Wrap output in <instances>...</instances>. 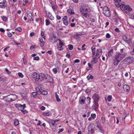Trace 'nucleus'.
I'll list each match as a JSON object with an SVG mask.
<instances>
[{
	"mask_svg": "<svg viewBox=\"0 0 134 134\" xmlns=\"http://www.w3.org/2000/svg\"><path fill=\"white\" fill-rule=\"evenodd\" d=\"M33 59L34 60H39L40 59V58L38 56L35 57L33 58Z\"/></svg>",
	"mask_w": 134,
	"mask_h": 134,
	"instance_id": "obj_57",
	"label": "nucleus"
},
{
	"mask_svg": "<svg viewBox=\"0 0 134 134\" xmlns=\"http://www.w3.org/2000/svg\"><path fill=\"white\" fill-rule=\"evenodd\" d=\"M15 105L18 109L21 111H22V110H24L26 107V104H24L23 105L19 104H16Z\"/></svg>",
	"mask_w": 134,
	"mask_h": 134,
	"instance_id": "obj_8",
	"label": "nucleus"
},
{
	"mask_svg": "<svg viewBox=\"0 0 134 134\" xmlns=\"http://www.w3.org/2000/svg\"><path fill=\"white\" fill-rule=\"evenodd\" d=\"M88 68H87L86 69V70H89L91 69L92 68V65L90 63H89L88 64Z\"/></svg>",
	"mask_w": 134,
	"mask_h": 134,
	"instance_id": "obj_31",
	"label": "nucleus"
},
{
	"mask_svg": "<svg viewBox=\"0 0 134 134\" xmlns=\"http://www.w3.org/2000/svg\"><path fill=\"white\" fill-rule=\"evenodd\" d=\"M29 0H23V5H25L29 2Z\"/></svg>",
	"mask_w": 134,
	"mask_h": 134,
	"instance_id": "obj_46",
	"label": "nucleus"
},
{
	"mask_svg": "<svg viewBox=\"0 0 134 134\" xmlns=\"http://www.w3.org/2000/svg\"><path fill=\"white\" fill-rule=\"evenodd\" d=\"M45 12L47 16L49 18L52 20H53L54 19V17L50 12H46V11H45Z\"/></svg>",
	"mask_w": 134,
	"mask_h": 134,
	"instance_id": "obj_15",
	"label": "nucleus"
},
{
	"mask_svg": "<svg viewBox=\"0 0 134 134\" xmlns=\"http://www.w3.org/2000/svg\"><path fill=\"white\" fill-rule=\"evenodd\" d=\"M68 14L70 15L74 14L73 9H68Z\"/></svg>",
	"mask_w": 134,
	"mask_h": 134,
	"instance_id": "obj_26",
	"label": "nucleus"
},
{
	"mask_svg": "<svg viewBox=\"0 0 134 134\" xmlns=\"http://www.w3.org/2000/svg\"><path fill=\"white\" fill-rule=\"evenodd\" d=\"M92 51V55H95L96 52V49L94 46H93L91 47Z\"/></svg>",
	"mask_w": 134,
	"mask_h": 134,
	"instance_id": "obj_27",
	"label": "nucleus"
},
{
	"mask_svg": "<svg viewBox=\"0 0 134 134\" xmlns=\"http://www.w3.org/2000/svg\"><path fill=\"white\" fill-rule=\"evenodd\" d=\"M3 20L4 21H6L7 20V18L6 17L3 16L2 17Z\"/></svg>",
	"mask_w": 134,
	"mask_h": 134,
	"instance_id": "obj_53",
	"label": "nucleus"
},
{
	"mask_svg": "<svg viewBox=\"0 0 134 134\" xmlns=\"http://www.w3.org/2000/svg\"><path fill=\"white\" fill-rule=\"evenodd\" d=\"M5 70L7 72V73L8 74H10L11 73V72L7 68L5 69Z\"/></svg>",
	"mask_w": 134,
	"mask_h": 134,
	"instance_id": "obj_64",
	"label": "nucleus"
},
{
	"mask_svg": "<svg viewBox=\"0 0 134 134\" xmlns=\"http://www.w3.org/2000/svg\"><path fill=\"white\" fill-rule=\"evenodd\" d=\"M45 21L46 23V26H48L50 24L49 20L48 19H46L45 20Z\"/></svg>",
	"mask_w": 134,
	"mask_h": 134,
	"instance_id": "obj_47",
	"label": "nucleus"
},
{
	"mask_svg": "<svg viewBox=\"0 0 134 134\" xmlns=\"http://www.w3.org/2000/svg\"><path fill=\"white\" fill-rule=\"evenodd\" d=\"M63 21L64 24L65 25L67 26L68 24V16L65 15L63 19Z\"/></svg>",
	"mask_w": 134,
	"mask_h": 134,
	"instance_id": "obj_14",
	"label": "nucleus"
},
{
	"mask_svg": "<svg viewBox=\"0 0 134 134\" xmlns=\"http://www.w3.org/2000/svg\"><path fill=\"white\" fill-rule=\"evenodd\" d=\"M96 124L97 125V127L101 131H103V128L101 124L98 120L96 121Z\"/></svg>",
	"mask_w": 134,
	"mask_h": 134,
	"instance_id": "obj_13",
	"label": "nucleus"
},
{
	"mask_svg": "<svg viewBox=\"0 0 134 134\" xmlns=\"http://www.w3.org/2000/svg\"><path fill=\"white\" fill-rule=\"evenodd\" d=\"M114 50L112 49H111L108 51V55L109 57H112L113 54Z\"/></svg>",
	"mask_w": 134,
	"mask_h": 134,
	"instance_id": "obj_22",
	"label": "nucleus"
},
{
	"mask_svg": "<svg viewBox=\"0 0 134 134\" xmlns=\"http://www.w3.org/2000/svg\"><path fill=\"white\" fill-rule=\"evenodd\" d=\"M35 89L36 91L37 92V93L38 92L39 93H41V91L42 90V89H40L38 87H36Z\"/></svg>",
	"mask_w": 134,
	"mask_h": 134,
	"instance_id": "obj_35",
	"label": "nucleus"
},
{
	"mask_svg": "<svg viewBox=\"0 0 134 134\" xmlns=\"http://www.w3.org/2000/svg\"><path fill=\"white\" fill-rule=\"evenodd\" d=\"M112 99V96L111 95H108L107 97V99L108 101L110 102L111 101Z\"/></svg>",
	"mask_w": 134,
	"mask_h": 134,
	"instance_id": "obj_41",
	"label": "nucleus"
},
{
	"mask_svg": "<svg viewBox=\"0 0 134 134\" xmlns=\"http://www.w3.org/2000/svg\"><path fill=\"white\" fill-rule=\"evenodd\" d=\"M122 38L123 40L126 43L129 44L130 43L131 39L127 35L125 34L122 35Z\"/></svg>",
	"mask_w": 134,
	"mask_h": 134,
	"instance_id": "obj_6",
	"label": "nucleus"
},
{
	"mask_svg": "<svg viewBox=\"0 0 134 134\" xmlns=\"http://www.w3.org/2000/svg\"><path fill=\"white\" fill-rule=\"evenodd\" d=\"M7 34L8 37H11L12 36V33L10 32H8L7 33Z\"/></svg>",
	"mask_w": 134,
	"mask_h": 134,
	"instance_id": "obj_63",
	"label": "nucleus"
},
{
	"mask_svg": "<svg viewBox=\"0 0 134 134\" xmlns=\"http://www.w3.org/2000/svg\"><path fill=\"white\" fill-rule=\"evenodd\" d=\"M87 80H92L93 79L94 77L93 76L91 75L90 74H89V75H88L87 76Z\"/></svg>",
	"mask_w": 134,
	"mask_h": 134,
	"instance_id": "obj_33",
	"label": "nucleus"
},
{
	"mask_svg": "<svg viewBox=\"0 0 134 134\" xmlns=\"http://www.w3.org/2000/svg\"><path fill=\"white\" fill-rule=\"evenodd\" d=\"M124 90L126 92H129L130 91V88L128 85H125L123 86Z\"/></svg>",
	"mask_w": 134,
	"mask_h": 134,
	"instance_id": "obj_18",
	"label": "nucleus"
},
{
	"mask_svg": "<svg viewBox=\"0 0 134 134\" xmlns=\"http://www.w3.org/2000/svg\"><path fill=\"white\" fill-rule=\"evenodd\" d=\"M91 99L90 97H87V98L86 102L87 103V104L89 105L91 103Z\"/></svg>",
	"mask_w": 134,
	"mask_h": 134,
	"instance_id": "obj_29",
	"label": "nucleus"
},
{
	"mask_svg": "<svg viewBox=\"0 0 134 134\" xmlns=\"http://www.w3.org/2000/svg\"><path fill=\"white\" fill-rule=\"evenodd\" d=\"M120 62V61L119 60L115 58L114 57L113 59V62L114 65L117 66Z\"/></svg>",
	"mask_w": 134,
	"mask_h": 134,
	"instance_id": "obj_17",
	"label": "nucleus"
},
{
	"mask_svg": "<svg viewBox=\"0 0 134 134\" xmlns=\"http://www.w3.org/2000/svg\"><path fill=\"white\" fill-rule=\"evenodd\" d=\"M52 71L54 74H56L57 72V70L56 68H55L52 69Z\"/></svg>",
	"mask_w": 134,
	"mask_h": 134,
	"instance_id": "obj_51",
	"label": "nucleus"
},
{
	"mask_svg": "<svg viewBox=\"0 0 134 134\" xmlns=\"http://www.w3.org/2000/svg\"><path fill=\"white\" fill-rule=\"evenodd\" d=\"M52 7L54 12H55L57 10V5H56L55 4L53 5H52Z\"/></svg>",
	"mask_w": 134,
	"mask_h": 134,
	"instance_id": "obj_32",
	"label": "nucleus"
},
{
	"mask_svg": "<svg viewBox=\"0 0 134 134\" xmlns=\"http://www.w3.org/2000/svg\"><path fill=\"white\" fill-rule=\"evenodd\" d=\"M108 10H109L108 7L106 6H105L103 7V12H104V11L105 12Z\"/></svg>",
	"mask_w": 134,
	"mask_h": 134,
	"instance_id": "obj_42",
	"label": "nucleus"
},
{
	"mask_svg": "<svg viewBox=\"0 0 134 134\" xmlns=\"http://www.w3.org/2000/svg\"><path fill=\"white\" fill-rule=\"evenodd\" d=\"M58 40L59 41V46H63L64 45L63 43L61 41L60 39H58Z\"/></svg>",
	"mask_w": 134,
	"mask_h": 134,
	"instance_id": "obj_50",
	"label": "nucleus"
},
{
	"mask_svg": "<svg viewBox=\"0 0 134 134\" xmlns=\"http://www.w3.org/2000/svg\"><path fill=\"white\" fill-rule=\"evenodd\" d=\"M102 54V50L101 49L98 48L96 51V55L95 56L97 58H99Z\"/></svg>",
	"mask_w": 134,
	"mask_h": 134,
	"instance_id": "obj_12",
	"label": "nucleus"
},
{
	"mask_svg": "<svg viewBox=\"0 0 134 134\" xmlns=\"http://www.w3.org/2000/svg\"><path fill=\"white\" fill-rule=\"evenodd\" d=\"M39 41L40 46L41 47H43L44 46V42L43 41V38H39Z\"/></svg>",
	"mask_w": 134,
	"mask_h": 134,
	"instance_id": "obj_20",
	"label": "nucleus"
},
{
	"mask_svg": "<svg viewBox=\"0 0 134 134\" xmlns=\"http://www.w3.org/2000/svg\"><path fill=\"white\" fill-rule=\"evenodd\" d=\"M101 119L102 123L103 124L104 123L105 121V118L104 117H101Z\"/></svg>",
	"mask_w": 134,
	"mask_h": 134,
	"instance_id": "obj_49",
	"label": "nucleus"
},
{
	"mask_svg": "<svg viewBox=\"0 0 134 134\" xmlns=\"http://www.w3.org/2000/svg\"><path fill=\"white\" fill-rule=\"evenodd\" d=\"M58 49L60 51H62L63 50L64 48L62 47V46H58L57 47Z\"/></svg>",
	"mask_w": 134,
	"mask_h": 134,
	"instance_id": "obj_54",
	"label": "nucleus"
},
{
	"mask_svg": "<svg viewBox=\"0 0 134 134\" xmlns=\"http://www.w3.org/2000/svg\"><path fill=\"white\" fill-rule=\"evenodd\" d=\"M91 117L93 118V119H94L96 116V115L95 114L92 113L91 115Z\"/></svg>",
	"mask_w": 134,
	"mask_h": 134,
	"instance_id": "obj_56",
	"label": "nucleus"
},
{
	"mask_svg": "<svg viewBox=\"0 0 134 134\" xmlns=\"http://www.w3.org/2000/svg\"><path fill=\"white\" fill-rule=\"evenodd\" d=\"M85 11L90 12L91 11V10L90 8H86L85 9Z\"/></svg>",
	"mask_w": 134,
	"mask_h": 134,
	"instance_id": "obj_60",
	"label": "nucleus"
},
{
	"mask_svg": "<svg viewBox=\"0 0 134 134\" xmlns=\"http://www.w3.org/2000/svg\"><path fill=\"white\" fill-rule=\"evenodd\" d=\"M92 98L93 100V101L98 102L100 96L98 94L95 93L93 95Z\"/></svg>",
	"mask_w": 134,
	"mask_h": 134,
	"instance_id": "obj_9",
	"label": "nucleus"
},
{
	"mask_svg": "<svg viewBox=\"0 0 134 134\" xmlns=\"http://www.w3.org/2000/svg\"><path fill=\"white\" fill-rule=\"evenodd\" d=\"M86 34V33H85V32H84L83 31H82L76 33L75 34V35L77 36H79L84 35H85Z\"/></svg>",
	"mask_w": 134,
	"mask_h": 134,
	"instance_id": "obj_23",
	"label": "nucleus"
},
{
	"mask_svg": "<svg viewBox=\"0 0 134 134\" xmlns=\"http://www.w3.org/2000/svg\"><path fill=\"white\" fill-rule=\"evenodd\" d=\"M27 16L28 19L30 21H33L34 20V18L33 17L32 14L30 12L27 13Z\"/></svg>",
	"mask_w": 134,
	"mask_h": 134,
	"instance_id": "obj_16",
	"label": "nucleus"
},
{
	"mask_svg": "<svg viewBox=\"0 0 134 134\" xmlns=\"http://www.w3.org/2000/svg\"><path fill=\"white\" fill-rule=\"evenodd\" d=\"M92 61L91 62L92 63H96L98 62V59L96 57L95 55H92Z\"/></svg>",
	"mask_w": 134,
	"mask_h": 134,
	"instance_id": "obj_19",
	"label": "nucleus"
},
{
	"mask_svg": "<svg viewBox=\"0 0 134 134\" xmlns=\"http://www.w3.org/2000/svg\"><path fill=\"white\" fill-rule=\"evenodd\" d=\"M7 5V3L6 0H0V8H4Z\"/></svg>",
	"mask_w": 134,
	"mask_h": 134,
	"instance_id": "obj_7",
	"label": "nucleus"
},
{
	"mask_svg": "<svg viewBox=\"0 0 134 134\" xmlns=\"http://www.w3.org/2000/svg\"><path fill=\"white\" fill-rule=\"evenodd\" d=\"M56 17L57 20H60L61 19L60 16L59 15H57L56 16Z\"/></svg>",
	"mask_w": 134,
	"mask_h": 134,
	"instance_id": "obj_62",
	"label": "nucleus"
},
{
	"mask_svg": "<svg viewBox=\"0 0 134 134\" xmlns=\"http://www.w3.org/2000/svg\"><path fill=\"white\" fill-rule=\"evenodd\" d=\"M82 15L85 18H88L90 17V14L88 13H84L82 14Z\"/></svg>",
	"mask_w": 134,
	"mask_h": 134,
	"instance_id": "obj_28",
	"label": "nucleus"
},
{
	"mask_svg": "<svg viewBox=\"0 0 134 134\" xmlns=\"http://www.w3.org/2000/svg\"><path fill=\"white\" fill-rule=\"evenodd\" d=\"M103 14L106 16L107 17H109L110 16V12L109 10L105 12L104 11L103 12Z\"/></svg>",
	"mask_w": 134,
	"mask_h": 134,
	"instance_id": "obj_21",
	"label": "nucleus"
},
{
	"mask_svg": "<svg viewBox=\"0 0 134 134\" xmlns=\"http://www.w3.org/2000/svg\"><path fill=\"white\" fill-rule=\"evenodd\" d=\"M43 115L44 116H49L50 115V113L49 112H44L43 113Z\"/></svg>",
	"mask_w": 134,
	"mask_h": 134,
	"instance_id": "obj_37",
	"label": "nucleus"
},
{
	"mask_svg": "<svg viewBox=\"0 0 134 134\" xmlns=\"http://www.w3.org/2000/svg\"><path fill=\"white\" fill-rule=\"evenodd\" d=\"M51 41L53 43H55L57 41V39L56 36H54L52 37Z\"/></svg>",
	"mask_w": 134,
	"mask_h": 134,
	"instance_id": "obj_25",
	"label": "nucleus"
},
{
	"mask_svg": "<svg viewBox=\"0 0 134 134\" xmlns=\"http://www.w3.org/2000/svg\"><path fill=\"white\" fill-rule=\"evenodd\" d=\"M134 61V58L131 57H128L125 58L122 62H125L126 64H129L132 63Z\"/></svg>",
	"mask_w": 134,
	"mask_h": 134,
	"instance_id": "obj_5",
	"label": "nucleus"
},
{
	"mask_svg": "<svg viewBox=\"0 0 134 134\" xmlns=\"http://www.w3.org/2000/svg\"><path fill=\"white\" fill-rule=\"evenodd\" d=\"M20 94L21 97L25 99L26 98V94H25L24 93H20Z\"/></svg>",
	"mask_w": 134,
	"mask_h": 134,
	"instance_id": "obj_39",
	"label": "nucleus"
},
{
	"mask_svg": "<svg viewBox=\"0 0 134 134\" xmlns=\"http://www.w3.org/2000/svg\"><path fill=\"white\" fill-rule=\"evenodd\" d=\"M54 122L55 121H54L53 120H51L50 121V125L51 127H55V125H56L55 124V123Z\"/></svg>",
	"mask_w": 134,
	"mask_h": 134,
	"instance_id": "obj_24",
	"label": "nucleus"
},
{
	"mask_svg": "<svg viewBox=\"0 0 134 134\" xmlns=\"http://www.w3.org/2000/svg\"><path fill=\"white\" fill-rule=\"evenodd\" d=\"M79 10L80 12L82 14L83 13H84V9L83 7L81 6Z\"/></svg>",
	"mask_w": 134,
	"mask_h": 134,
	"instance_id": "obj_38",
	"label": "nucleus"
},
{
	"mask_svg": "<svg viewBox=\"0 0 134 134\" xmlns=\"http://www.w3.org/2000/svg\"><path fill=\"white\" fill-rule=\"evenodd\" d=\"M17 98V96L15 94H10L5 97V100L6 101H13Z\"/></svg>",
	"mask_w": 134,
	"mask_h": 134,
	"instance_id": "obj_3",
	"label": "nucleus"
},
{
	"mask_svg": "<svg viewBox=\"0 0 134 134\" xmlns=\"http://www.w3.org/2000/svg\"><path fill=\"white\" fill-rule=\"evenodd\" d=\"M16 30L18 31L19 32H21L22 31V29L20 27H18L15 29Z\"/></svg>",
	"mask_w": 134,
	"mask_h": 134,
	"instance_id": "obj_52",
	"label": "nucleus"
},
{
	"mask_svg": "<svg viewBox=\"0 0 134 134\" xmlns=\"http://www.w3.org/2000/svg\"><path fill=\"white\" fill-rule=\"evenodd\" d=\"M125 56L126 53H118L115 55L114 57L120 61Z\"/></svg>",
	"mask_w": 134,
	"mask_h": 134,
	"instance_id": "obj_4",
	"label": "nucleus"
},
{
	"mask_svg": "<svg viewBox=\"0 0 134 134\" xmlns=\"http://www.w3.org/2000/svg\"><path fill=\"white\" fill-rule=\"evenodd\" d=\"M41 35L42 37L43 38H44V39H46L45 37L44 36V32L42 30L41 31Z\"/></svg>",
	"mask_w": 134,
	"mask_h": 134,
	"instance_id": "obj_40",
	"label": "nucleus"
},
{
	"mask_svg": "<svg viewBox=\"0 0 134 134\" xmlns=\"http://www.w3.org/2000/svg\"><path fill=\"white\" fill-rule=\"evenodd\" d=\"M86 98L83 95L80 97L79 100V103L81 104H84L85 103Z\"/></svg>",
	"mask_w": 134,
	"mask_h": 134,
	"instance_id": "obj_11",
	"label": "nucleus"
},
{
	"mask_svg": "<svg viewBox=\"0 0 134 134\" xmlns=\"http://www.w3.org/2000/svg\"><path fill=\"white\" fill-rule=\"evenodd\" d=\"M85 91L87 94H89L91 92V91L88 88L86 89Z\"/></svg>",
	"mask_w": 134,
	"mask_h": 134,
	"instance_id": "obj_59",
	"label": "nucleus"
},
{
	"mask_svg": "<svg viewBox=\"0 0 134 134\" xmlns=\"http://www.w3.org/2000/svg\"><path fill=\"white\" fill-rule=\"evenodd\" d=\"M121 1L120 2H116L115 3V5L117 7H120V9L123 11H124L127 14H129L130 13L129 12L131 11L132 9L129 5H125L124 4H121Z\"/></svg>",
	"mask_w": 134,
	"mask_h": 134,
	"instance_id": "obj_1",
	"label": "nucleus"
},
{
	"mask_svg": "<svg viewBox=\"0 0 134 134\" xmlns=\"http://www.w3.org/2000/svg\"><path fill=\"white\" fill-rule=\"evenodd\" d=\"M88 134H92L94 132V129L88 128Z\"/></svg>",
	"mask_w": 134,
	"mask_h": 134,
	"instance_id": "obj_34",
	"label": "nucleus"
},
{
	"mask_svg": "<svg viewBox=\"0 0 134 134\" xmlns=\"http://www.w3.org/2000/svg\"><path fill=\"white\" fill-rule=\"evenodd\" d=\"M68 48L70 50H72L73 48V46L72 45H68Z\"/></svg>",
	"mask_w": 134,
	"mask_h": 134,
	"instance_id": "obj_48",
	"label": "nucleus"
},
{
	"mask_svg": "<svg viewBox=\"0 0 134 134\" xmlns=\"http://www.w3.org/2000/svg\"><path fill=\"white\" fill-rule=\"evenodd\" d=\"M94 124H91L89 125L88 128H90L91 129H94Z\"/></svg>",
	"mask_w": 134,
	"mask_h": 134,
	"instance_id": "obj_30",
	"label": "nucleus"
},
{
	"mask_svg": "<svg viewBox=\"0 0 134 134\" xmlns=\"http://www.w3.org/2000/svg\"><path fill=\"white\" fill-rule=\"evenodd\" d=\"M18 74L19 77H20L23 78L24 76L22 73L21 72H19Z\"/></svg>",
	"mask_w": 134,
	"mask_h": 134,
	"instance_id": "obj_55",
	"label": "nucleus"
},
{
	"mask_svg": "<svg viewBox=\"0 0 134 134\" xmlns=\"http://www.w3.org/2000/svg\"><path fill=\"white\" fill-rule=\"evenodd\" d=\"M55 97L58 102H59L61 101V99L59 98L58 95L57 93L55 94Z\"/></svg>",
	"mask_w": 134,
	"mask_h": 134,
	"instance_id": "obj_44",
	"label": "nucleus"
},
{
	"mask_svg": "<svg viewBox=\"0 0 134 134\" xmlns=\"http://www.w3.org/2000/svg\"><path fill=\"white\" fill-rule=\"evenodd\" d=\"M105 37L107 38H109L111 37V36L109 33H107L105 35Z\"/></svg>",
	"mask_w": 134,
	"mask_h": 134,
	"instance_id": "obj_58",
	"label": "nucleus"
},
{
	"mask_svg": "<svg viewBox=\"0 0 134 134\" xmlns=\"http://www.w3.org/2000/svg\"><path fill=\"white\" fill-rule=\"evenodd\" d=\"M42 91V90L41 91V92L40 93L45 95H46L47 94V91L44 90Z\"/></svg>",
	"mask_w": 134,
	"mask_h": 134,
	"instance_id": "obj_36",
	"label": "nucleus"
},
{
	"mask_svg": "<svg viewBox=\"0 0 134 134\" xmlns=\"http://www.w3.org/2000/svg\"><path fill=\"white\" fill-rule=\"evenodd\" d=\"M32 76L34 80L37 82H40L44 80L46 77L43 73L38 74L35 72L32 73Z\"/></svg>",
	"mask_w": 134,
	"mask_h": 134,
	"instance_id": "obj_2",
	"label": "nucleus"
},
{
	"mask_svg": "<svg viewBox=\"0 0 134 134\" xmlns=\"http://www.w3.org/2000/svg\"><path fill=\"white\" fill-rule=\"evenodd\" d=\"M32 94L34 98H35L36 97V96L37 94V92H33L32 93Z\"/></svg>",
	"mask_w": 134,
	"mask_h": 134,
	"instance_id": "obj_43",
	"label": "nucleus"
},
{
	"mask_svg": "<svg viewBox=\"0 0 134 134\" xmlns=\"http://www.w3.org/2000/svg\"><path fill=\"white\" fill-rule=\"evenodd\" d=\"M98 101H93V104L92 106L93 109L94 110L96 111L99 107V104Z\"/></svg>",
	"mask_w": 134,
	"mask_h": 134,
	"instance_id": "obj_10",
	"label": "nucleus"
},
{
	"mask_svg": "<svg viewBox=\"0 0 134 134\" xmlns=\"http://www.w3.org/2000/svg\"><path fill=\"white\" fill-rule=\"evenodd\" d=\"M14 124L15 126H17L19 124V121L17 119H15L14 121Z\"/></svg>",
	"mask_w": 134,
	"mask_h": 134,
	"instance_id": "obj_45",
	"label": "nucleus"
},
{
	"mask_svg": "<svg viewBox=\"0 0 134 134\" xmlns=\"http://www.w3.org/2000/svg\"><path fill=\"white\" fill-rule=\"evenodd\" d=\"M132 50L130 52V54L132 55H134V47H132Z\"/></svg>",
	"mask_w": 134,
	"mask_h": 134,
	"instance_id": "obj_61",
	"label": "nucleus"
}]
</instances>
